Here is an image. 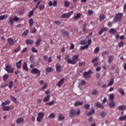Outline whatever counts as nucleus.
Instances as JSON below:
<instances>
[{
  "label": "nucleus",
  "mask_w": 126,
  "mask_h": 126,
  "mask_svg": "<svg viewBox=\"0 0 126 126\" xmlns=\"http://www.w3.org/2000/svg\"><path fill=\"white\" fill-rule=\"evenodd\" d=\"M98 60H99V57H95L94 58L92 61V62L93 63H95V62H97V61H98Z\"/></svg>",
  "instance_id": "nucleus-54"
},
{
  "label": "nucleus",
  "mask_w": 126,
  "mask_h": 126,
  "mask_svg": "<svg viewBox=\"0 0 126 126\" xmlns=\"http://www.w3.org/2000/svg\"><path fill=\"white\" fill-rule=\"evenodd\" d=\"M21 49V47H20V46H19L18 47L16 48L15 50H14V53H18V52H19V51H20V50Z\"/></svg>",
  "instance_id": "nucleus-50"
},
{
  "label": "nucleus",
  "mask_w": 126,
  "mask_h": 126,
  "mask_svg": "<svg viewBox=\"0 0 126 126\" xmlns=\"http://www.w3.org/2000/svg\"><path fill=\"white\" fill-rule=\"evenodd\" d=\"M114 84V80H111L109 83L108 84V86H112Z\"/></svg>",
  "instance_id": "nucleus-60"
},
{
  "label": "nucleus",
  "mask_w": 126,
  "mask_h": 126,
  "mask_svg": "<svg viewBox=\"0 0 126 126\" xmlns=\"http://www.w3.org/2000/svg\"><path fill=\"white\" fill-rule=\"evenodd\" d=\"M10 99L11 101H13V102H14V103H16L17 102V100L16 99V98H15L14 96L11 95Z\"/></svg>",
  "instance_id": "nucleus-40"
},
{
  "label": "nucleus",
  "mask_w": 126,
  "mask_h": 126,
  "mask_svg": "<svg viewBox=\"0 0 126 126\" xmlns=\"http://www.w3.org/2000/svg\"><path fill=\"white\" fill-rule=\"evenodd\" d=\"M118 110H119V111H122L123 110L124 111H125V110H126V106L124 105L119 106H118Z\"/></svg>",
  "instance_id": "nucleus-27"
},
{
  "label": "nucleus",
  "mask_w": 126,
  "mask_h": 126,
  "mask_svg": "<svg viewBox=\"0 0 126 126\" xmlns=\"http://www.w3.org/2000/svg\"><path fill=\"white\" fill-rule=\"evenodd\" d=\"M114 58V56L113 55H110L108 56V63H111V62H113Z\"/></svg>",
  "instance_id": "nucleus-20"
},
{
  "label": "nucleus",
  "mask_w": 126,
  "mask_h": 126,
  "mask_svg": "<svg viewBox=\"0 0 126 126\" xmlns=\"http://www.w3.org/2000/svg\"><path fill=\"white\" fill-rule=\"evenodd\" d=\"M97 94H98V91H97L96 90H95L93 91L92 95H97Z\"/></svg>",
  "instance_id": "nucleus-61"
},
{
  "label": "nucleus",
  "mask_w": 126,
  "mask_h": 126,
  "mask_svg": "<svg viewBox=\"0 0 126 126\" xmlns=\"http://www.w3.org/2000/svg\"><path fill=\"white\" fill-rule=\"evenodd\" d=\"M34 14V9H33L32 10H31L28 15V17L30 18V17H32L33 16V14Z\"/></svg>",
  "instance_id": "nucleus-35"
},
{
  "label": "nucleus",
  "mask_w": 126,
  "mask_h": 126,
  "mask_svg": "<svg viewBox=\"0 0 126 126\" xmlns=\"http://www.w3.org/2000/svg\"><path fill=\"white\" fill-rule=\"evenodd\" d=\"M14 21L17 22L19 20V18L17 17H14V18H13Z\"/></svg>",
  "instance_id": "nucleus-64"
},
{
  "label": "nucleus",
  "mask_w": 126,
  "mask_h": 126,
  "mask_svg": "<svg viewBox=\"0 0 126 126\" xmlns=\"http://www.w3.org/2000/svg\"><path fill=\"white\" fill-rule=\"evenodd\" d=\"M8 17V15L7 14L0 16V21L3 20V19H6V18H7Z\"/></svg>",
  "instance_id": "nucleus-26"
},
{
  "label": "nucleus",
  "mask_w": 126,
  "mask_h": 126,
  "mask_svg": "<svg viewBox=\"0 0 126 126\" xmlns=\"http://www.w3.org/2000/svg\"><path fill=\"white\" fill-rule=\"evenodd\" d=\"M84 108L85 109H86L87 110H88L90 108V104H86L84 105Z\"/></svg>",
  "instance_id": "nucleus-55"
},
{
  "label": "nucleus",
  "mask_w": 126,
  "mask_h": 126,
  "mask_svg": "<svg viewBox=\"0 0 126 126\" xmlns=\"http://www.w3.org/2000/svg\"><path fill=\"white\" fill-rule=\"evenodd\" d=\"M23 69L25 70V71H28V66H27V63L26 62H24L23 64Z\"/></svg>",
  "instance_id": "nucleus-11"
},
{
  "label": "nucleus",
  "mask_w": 126,
  "mask_h": 126,
  "mask_svg": "<svg viewBox=\"0 0 126 126\" xmlns=\"http://www.w3.org/2000/svg\"><path fill=\"white\" fill-rule=\"evenodd\" d=\"M44 112H39L38 113V116L36 118V121L38 123H41L42 122V120L44 119Z\"/></svg>",
  "instance_id": "nucleus-6"
},
{
  "label": "nucleus",
  "mask_w": 126,
  "mask_h": 126,
  "mask_svg": "<svg viewBox=\"0 0 126 126\" xmlns=\"http://www.w3.org/2000/svg\"><path fill=\"white\" fill-rule=\"evenodd\" d=\"M56 71L57 72H61V69L62 67L60 65H56Z\"/></svg>",
  "instance_id": "nucleus-37"
},
{
  "label": "nucleus",
  "mask_w": 126,
  "mask_h": 126,
  "mask_svg": "<svg viewBox=\"0 0 126 126\" xmlns=\"http://www.w3.org/2000/svg\"><path fill=\"white\" fill-rule=\"evenodd\" d=\"M51 97V95L50 94H48L46 96H45L43 99V102H44L45 103H46V102H47V101H50V98Z\"/></svg>",
  "instance_id": "nucleus-15"
},
{
  "label": "nucleus",
  "mask_w": 126,
  "mask_h": 126,
  "mask_svg": "<svg viewBox=\"0 0 126 126\" xmlns=\"http://www.w3.org/2000/svg\"><path fill=\"white\" fill-rule=\"evenodd\" d=\"M13 85V82L10 81L9 83V86H8L9 88H10V89L12 88Z\"/></svg>",
  "instance_id": "nucleus-56"
},
{
  "label": "nucleus",
  "mask_w": 126,
  "mask_h": 126,
  "mask_svg": "<svg viewBox=\"0 0 126 126\" xmlns=\"http://www.w3.org/2000/svg\"><path fill=\"white\" fill-rule=\"evenodd\" d=\"M56 118V114L55 113H51L49 115L48 117V119H55Z\"/></svg>",
  "instance_id": "nucleus-29"
},
{
  "label": "nucleus",
  "mask_w": 126,
  "mask_h": 126,
  "mask_svg": "<svg viewBox=\"0 0 126 126\" xmlns=\"http://www.w3.org/2000/svg\"><path fill=\"white\" fill-rule=\"evenodd\" d=\"M118 91H119V93L121 94L122 95V96H124L125 95V91H124V89H119Z\"/></svg>",
  "instance_id": "nucleus-38"
},
{
  "label": "nucleus",
  "mask_w": 126,
  "mask_h": 126,
  "mask_svg": "<svg viewBox=\"0 0 126 126\" xmlns=\"http://www.w3.org/2000/svg\"><path fill=\"white\" fill-rule=\"evenodd\" d=\"M73 14V12H71L70 13H64L63 15H62L61 18H69L70 17V16L71 14Z\"/></svg>",
  "instance_id": "nucleus-8"
},
{
  "label": "nucleus",
  "mask_w": 126,
  "mask_h": 126,
  "mask_svg": "<svg viewBox=\"0 0 126 126\" xmlns=\"http://www.w3.org/2000/svg\"><path fill=\"white\" fill-rule=\"evenodd\" d=\"M29 32V30H26L25 32H24L22 33L23 37H25Z\"/></svg>",
  "instance_id": "nucleus-34"
},
{
  "label": "nucleus",
  "mask_w": 126,
  "mask_h": 126,
  "mask_svg": "<svg viewBox=\"0 0 126 126\" xmlns=\"http://www.w3.org/2000/svg\"><path fill=\"white\" fill-rule=\"evenodd\" d=\"M57 4H58V1H57V0L53 1L52 3V5H53V6H57Z\"/></svg>",
  "instance_id": "nucleus-63"
},
{
  "label": "nucleus",
  "mask_w": 126,
  "mask_h": 126,
  "mask_svg": "<svg viewBox=\"0 0 126 126\" xmlns=\"http://www.w3.org/2000/svg\"><path fill=\"white\" fill-rule=\"evenodd\" d=\"M105 15H104V14H101V15H100V16H99V21H103V20H104V19H105Z\"/></svg>",
  "instance_id": "nucleus-31"
},
{
  "label": "nucleus",
  "mask_w": 126,
  "mask_h": 126,
  "mask_svg": "<svg viewBox=\"0 0 126 126\" xmlns=\"http://www.w3.org/2000/svg\"><path fill=\"white\" fill-rule=\"evenodd\" d=\"M39 10H44L45 9V5L44 4H40L38 7Z\"/></svg>",
  "instance_id": "nucleus-42"
},
{
  "label": "nucleus",
  "mask_w": 126,
  "mask_h": 126,
  "mask_svg": "<svg viewBox=\"0 0 126 126\" xmlns=\"http://www.w3.org/2000/svg\"><path fill=\"white\" fill-rule=\"evenodd\" d=\"M47 72H50V71H53L54 69L51 67H47L46 69Z\"/></svg>",
  "instance_id": "nucleus-43"
},
{
  "label": "nucleus",
  "mask_w": 126,
  "mask_h": 126,
  "mask_svg": "<svg viewBox=\"0 0 126 126\" xmlns=\"http://www.w3.org/2000/svg\"><path fill=\"white\" fill-rule=\"evenodd\" d=\"M89 48V46L86 44L85 46H81L80 50H85V49H88Z\"/></svg>",
  "instance_id": "nucleus-45"
},
{
  "label": "nucleus",
  "mask_w": 126,
  "mask_h": 126,
  "mask_svg": "<svg viewBox=\"0 0 126 126\" xmlns=\"http://www.w3.org/2000/svg\"><path fill=\"white\" fill-rule=\"evenodd\" d=\"M2 108L4 112H7V111H9L10 110V106H2Z\"/></svg>",
  "instance_id": "nucleus-12"
},
{
  "label": "nucleus",
  "mask_w": 126,
  "mask_h": 126,
  "mask_svg": "<svg viewBox=\"0 0 126 126\" xmlns=\"http://www.w3.org/2000/svg\"><path fill=\"white\" fill-rule=\"evenodd\" d=\"M119 121H121V122H123L124 121H126V115H125L124 116H121L119 119Z\"/></svg>",
  "instance_id": "nucleus-33"
},
{
  "label": "nucleus",
  "mask_w": 126,
  "mask_h": 126,
  "mask_svg": "<svg viewBox=\"0 0 126 126\" xmlns=\"http://www.w3.org/2000/svg\"><path fill=\"white\" fill-rule=\"evenodd\" d=\"M109 32L114 34L117 33V30L115 29H111L109 30Z\"/></svg>",
  "instance_id": "nucleus-47"
},
{
  "label": "nucleus",
  "mask_w": 126,
  "mask_h": 126,
  "mask_svg": "<svg viewBox=\"0 0 126 126\" xmlns=\"http://www.w3.org/2000/svg\"><path fill=\"white\" fill-rule=\"evenodd\" d=\"M61 33L63 36H65L66 37H68V36H69V32H67V31H62Z\"/></svg>",
  "instance_id": "nucleus-13"
},
{
  "label": "nucleus",
  "mask_w": 126,
  "mask_h": 126,
  "mask_svg": "<svg viewBox=\"0 0 126 126\" xmlns=\"http://www.w3.org/2000/svg\"><path fill=\"white\" fill-rule=\"evenodd\" d=\"M118 45H119V48H122V47H124V41H121L120 42H119Z\"/></svg>",
  "instance_id": "nucleus-53"
},
{
  "label": "nucleus",
  "mask_w": 126,
  "mask_h": 126,
  "mask_svg": "<svg viewBox=\"0 0 126 126\" xmlns=\"http://www.w3.org/2000/svg\"><path fill=\"white\" fill-rule=\"evenodd\" d=\"M115 105H116V104L115 103L114 101H112L109 103V107H110V108H114V107H115Z\"/></svg>",
  "instance_id": "nucleus-39"
},
{
  "label": "nucleus",
  "mask_w": 126,
  "mask_h": 126,
  "mask_svg": "<svg viewBox=\"0 0 126 126\" xmlns=\"http://www.w3.org/2000/svg\"><path fill=\"white\" fill-rule=\"evenodd\" d=\"M86 30V23H84L83 25V32H85Z\"/></svg>",
  "instance_id": "nucleus-59"
},
{
  "label": "nucleus",
  "mask_w": 126,
  "mask_h": 126,
  "mask_svg": "<svg viewBox=\"0 0 126 126\" xmlns=\"http://www.w3.org/2000/svg\"><path fill=\"white\" fill-rule=\"evenodd\" d=\"M95 113V109H92L88 114L87 116H91Z\"/></svg>",
  "instance_id": "nucleus-28"
},
{
  "label": "nucleus",
  "mask_w": 126,
  "mask_h": 126,
  "mask_svg": "<svg viewBox=\"0 0 126 126\" xmlns=\"http://www.w3.org/2000/svg\"><path fill=\"white\" fill-rule=\"evenodd\" d=\"M107 115V114L106 113V112L103 111L101 112L100 113V116L101 118H105V117H106V115Z\"/></svg>",
  "instance_id": "nucleus-49"
},
{
  "label": "nucleus",
  "mask_w": 126,
  "mask_h": 126,
  "mask_svg": "<svg viewBox=\"0 0 126 126\" xmlns=\"http://www.w3.org/2000/svg\"><path fill=\"white\" fill-rule=\"evenodd\" d=\"M13 23H14L13 18L12 17H10L8 21L9 25H10V26H12V25H13Z\"/></svg>",
  "instance_id": "nucleus-17"
},
{
  "label": "nucleus",
  "mask_w": 126,
  "mask_h": 126,
  "mask_svg": "<svg viewBox=\"0 0 126 126\" xmlns=\"http://www.w3.org/2000/svg\"><path fill=\"white\" fill-rule=\"evenodd\" d=\"M81 16V14L80 13H78L76 15L73 16L74 20H77L79 19Z\"/></svg>",
  "instance_id": "nucleus-23"
},
{
  "label": "nucleus",
  "mask_w": 126,
  "mask_h": 126,
  "mask_svg": "<svg viewBox=\"0 0 126 126\" xmlns=\"http://www.w3.org/2000/svg\"><path fill=\"white\" fill-rule=\"evenodd\" d=\"M31 73L32 74H37L36 76V78H38V77L41 75V70L36 68H33L31 70Z\"/></svg>",
  "instance_id": "nucleus-3"
},
{
  "label": "nucleus",
  "mask_w": 126,
  "mask_h": 126,
  "mask_svg": "<svg viewBox=\"0 0 126 126\" xmlns=\"http://www.w3.org/2000/svg\"><path fill=\"white\" fill-rule=\"evenodd\" d=\"M85 44H87V39H84L80 41L81 45H85Z\"/></svg>",
  "instance_id": "nucleus-41"
},
{
  "label": "nucleus",
  "mask_w": 126,
  "mask_h": 126,
  "mask_svg": "<svg viewBox=\"0 0 126 126\" xmlns=\"http://www.w3.org/2000/svg\"><path fill=\"white\" fill-rule=\"evenodd\" d=\"M123 13H118L116 15L115 18L113 19V22H118L119 21H121L122 18H123Z\"/></svg>",
  "instance_id": "nucleus-4"
},
{
  "label": "nucleus",
  "mask_w": 126,
  "mask_h": 126,
  "mask_svg": "<svg viewBox=\"0 0 126 126\" xmlns=\"http://www.w3.org/2000/svg\"><path fill=\"white\" fill-rule=\"evenodd\" d=\"M26 43L27 45H33L34 41H33V40L31 39H27L26 40Z\"/></svg>",
  "instance_id": "nucleus-21"
},
{
  "label": "nucleus",
  "mask_w": 126,
  "mask_h": 126,
  "mask_svg": "<svg viewBox=\"0 0 126 126\" xmlns=\"http://www.w3.org/2000/svg\"><path fill=\"white\" fill-rule=\"evenodd\" d=\"M107 25L108 27H112V26H113V22H109L108 23H107Z\"/></svg>",
  "instance_id": "nucleus-58"
},
{
  "label": "nucleus",
  "mask_w": 126,
  "mask_h": 126,
  "mask_svg": "<svg viewBox=\"0 0 126 126\" xmlns=\"http://www.w3.org/2000/svg\"><path fill=\"white\" fill-rule=\"evenodd\" d=\"M82 104H83V102H82V101H76L74 103V106L75 107H77V106H81V105H82Z\"/></svg>",
  "instance_id": "nucleus-25"
},
{
  "label": "nucleus",
  "mask_w": 126,
  "mask_h": 126,
  "mask_svg": "<svg viewBox=\"0 0 126 126\" xmlns=\"http://www.w3.org/2000/svg\"><path fill=\"white\" fill-rule=\"evenodd\" d=\"M54 103H55V101L52 100L49 102H47V103H45V105L46 106H52V105H54Z\"/></svg>",
  "instance_id": "nucleus-32"
},
{
  "label": "nucleus",
  "mask_w": 126,
  "mask_h": 126,
  "mask_svg": "<svg viewBox=\"0 0 126 126\" xmlns=\"http://www.w3.org/2000/svg\"><path fill=\"white\" fill-rule=\"evenodd\" d=\"M107 54H108V52L106 51H104L102 52V53H101V56H102V57H104V56H106V55H107Z\"/></svg>",
  "instance_id": "nucleus-62"
},
{
  "label": "nucleus",
  "mask_w": 126,
  "mask_h": 126,
  "mask_svg": "<svg viewBox=\"0 0 126 126\" xmlns=\"http://www.w3.org/2000/svg\"><path fill=\"white\" fill-rule=\"evenodd\" d=\"M69 4H70V3L69 1H65L64 2V6L65 7H68V6H69Z\"/></svg>",
  "instance_id": "nucleus-52"
},
{
  "label": "nucleus",
  "mask_w": 126,
  "mask_h": 126,
  "mask_svg": "<svg viewBox=\"0 0 126 126\" xmlns=\"http://www.w3.org/2000/svg\"><path fill=\"white\" fill-rule=\"evenodd\" d=\"M95 107H96V108H99V109H104V105L101 104L100 102L95 103Z\"/></svg>",
  "instance_id": "nucleus-16"
},
{
  "label": "nucleus",
  "mask_w": 126,
  "mask_h": 126,
  "mask_svg": "<svg viewBox=\"0 0 126 126\" xmlns=\"http://www.w3.org/2000/svg\"><path fill=\"white\" fill-rule=\"evenodd\" d=\"M7 42L11 46H13L14 44H15V42H14V40L12 39V38L10 37L7 39Z\"/></svg>",
  "instance_id": "nucleus-9"
},
{
  "label": "nucleus",
  "mask_w": 126,
  "mask_h": 126,
  "mask_svg": "<svg viewBox=\"0 0 126 126\" xmlns=\"http://www.w3.org/2000/svg\"><path fill=\"white\" fill-rule=\"evenodd\" d=\"M78 58H79V55H74L72 57V60L69 59L68 60V63L70 64H75V63H76V61L78 60Z\"/></svg>",
  "instance_id": "nucleus-2"
},
{
  "label": "nucleus",
  "mask_w": 126,
  "mask_h": 126,
  "mask_svg": "<svg viewBox=\"0 0 126 126\" xmlns=\"http://www.w3.org/2000/svg\"><path fill=\"white\" fill-rule=\"evenodd\" d=\"M21 63H22V60H20L18 63H16L17 68H21Z\"/></svg>",
  "instance_id": "nucleus-14"
},
{
  "label": "nucleus",
  "mask_w": 126,
  "mask_h": 126,
  "mask_svg": "<svg viewBox=\"0 0 126 126\" xmlns=\"http://www.w3.org/2000/svg\"><path fill=\"white\" fill-rule=\"evenodd\" d=\"M80 109H78L77 111H75V109H72L69 111V117L70 118H75V116H79L80 115Z\"/></svg>",
  "instance_id": "nucleus-1"
},
{
  "label": "nucleus",
  "mask_w": 126,
  "mask_h": 126,
  "mask_svg": "<svg viewBox=\"0 0 126 126\" xmlns=\"http://www.w3.org/2000/svg\"><path fill=\"white\" fill-rule=\"evenodd\" d=\"M7 78H8V75H7V74H5L3 76V80H4V81H5V80H6V79H7Z\"/></svg>",
  "instance_id": "nucleus-57"
},
{
  "label": "nucleus",
  "mask_w": 126,
  "mask_h": 126,
  "mask_svg": "<svg viewBox=\"0 0 126 126\" xmlns=\"http://www.w3.org/2000/svg\"><path fill=\"white\" fill-rule=\"evenodd\" d=\"M108 30V28H104L101 29L98 33L99 35H102L104 32Z\"/></svg>",
  "instance_id": "nucleus-18"
},
{
  "label": "nucleus",
  "mask_w": 126,
  "mask_h": 126,
  "mask_svg": "<svg viewBox=\"0 0 126 126\" xmlns=\"http://www.w3.org/2000/svg\"><path fill=\"white\" fill-rule=\"evenodd\" d=\"M23 122H24V119L23 118H18L16 120V124H22Z\"/></svg>",
  "instance_id": "nucleus-19"
},
{
  "label": "nucleus",
  "mask_w": 126,
  "mask_h": 126,
  "mask_svg": "<svg viewBox=\"0 0 126 126\" xmlns=\"http://www.w3.org/2000/svg\"><path fill=\"white\" fill-rule=\"evenodd\" d=\"M64 81V78L61 79L58 82V83L57 84V86H58V87H61V86H62V85H63V84Z\"/></svg>",
  "instance_id": "nucleus-10"
},
{
  "label": "nucleus",
  "mask_w": 126,
  "mask_h": 126,
  "mask_svg": "<svg viewBox=\"0 0 126 126\" xmlns=\"http://www.w3.org/2000/svg\"><path fill=\"white\" fill-rule=\"evenodd\" d=\"M9 104H10V101L6 100L1 103V106H5V105H9Z\"/></svg>",
  "instance_id": "nucleus-30"
},
{
  "label": "nucleus",
  "mask_w": 126,
  "mask_h": 126,
  "mask_svg": "<svg viewBox=\"0 0 126 126\" xmlns=\"http://www.w3.org/2000/svg\"><path fill=\"white\" fill-rule=\"evenodd\" d=\"M65 61H67V63H68V60H70V58H69V55H67L65 56L64 58Z\"/></svg>",
  "instance_id": "nucleus-51"
},
{
  "label": "nucleus",
  "mask_w": 126,
  "mask_h": 126,
  "mask_svg": "<svg viewBox=\"0 0 126 126\" xmlns=\"http://www.w3.org/2000/svg\"><path fill=\"white\" fill-rule=\"evenodd\" d=\"M40 3H41V0H38L35 5V7L34 8H33V9L34 10H35V9H37V8H38V7L39 6V4H40Z\"/></svg>",
  "instance_id": "nucleus-46"
},
{
  "label": "nucleus",
  "mask_w": 126,
  "mask_h": 126,
  "mask_svg": "<svg viewBox=\"0 0 126 126\" xmlns=\"http://www.w3.org/2000/svg\"><path fill=\"white\" fill-rule=\"evenodd\" d=\"M109 99L111 101H113L114 99H115V95H114V94H111L109 96Z\"/></svg>",
  "instance_id": "nucleus-44"
},
{
  "label": "nucleus",
  "mask_w": 126,
  "mask_h": 126,
  "mask_svg": "<svg viewBox=\"0 0 126 126\" xmlns=\"http://www.w3.org/2000/svg\"><path fill=\"white\" fill-rule=\"evenodd\" d=\"M93 73V72L91 70V69L89 70L87 72H85L84 73V77L85 79H88L91 77V74Z\"/></svg>",
  "instance_id": "nucleus-5"
},
{
  "label": "nucleus",
  "mask_w": 126,
  "mask_h": 126,
  "mask_svg": "<svg viewBox=\"0 0 126 126\" xmlns=\"http://www.w3.org/2000/svg\"><path fill=\"white\" fill-rule=\"evenodd\" d=\"M99 51H100V48L99 47H97L95 48L94 50V54H98L99 53Z\"/></svg>",
  "instance_id": "nucleus-48"
},
{
  "label": "nucleus",
  "mask_w": 126,
  "mask_h": 126,
  "mask_svg": "<svg viewBox=\"0 0 126 126\" xmlns=\"http://www.w3.org/2000/svg\"><path fill=\"white\" fill-rule=\"evenodd\" d=\"M5 70L8 73H13L14 72L13 67H11V65L9 64H7L6 66Z\"/></svg>",
  "instance_id": "nucleus-7"
},
{
  "label": "nucleus",
  "mask_w": 126,
  "mask_h": 126,
  "mask_svg": "<svg viewBox=\"0 0 126 126\" xmlns=\"http://www.w3.org/2000/svg\"><path fill=\"white\" fill-rule=\"evenodd\" d=\"M29 23L30 24V28H31L33 24H34V21L33 20V19L32 18L30 19L29 20Z\"/></svg>",
  "instance_id": "nucleus-24"
},
{
  "label": "nucleus",
  "mask_w": 126,
  "mask_h": 126,
  "mask_svg": "<svg viewBox=\"0 0 126 126\" xmlns=\"http://www.w3.org/2000/svg\"><path fill=\"white\" fill-rule=\"evenodd\" d=\"M41 42H42V39L41 38H38L37 39H36V42H35V45L36 47L39 46Z\"/></svg>",
  "instance_id": "nucleus-22"
},
{
  "label": "nucleus",
  "mask_w": 126,
  "mask_h": 126,
  "mask_svg": "<svg viewBox=\"0 0 126 126\" xmlns=\"http://www.w3.org/2000/svg\"><path fill=\"white\" fill-rule=\"evenodd\" d=\"M58 119L59 120V121H63V120H64V116H63V114H60Z\"/></svg>",
  "instance_id": "nucleus-36"
}]
</instances>
